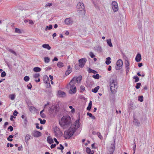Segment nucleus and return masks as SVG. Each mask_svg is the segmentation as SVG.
Masks as SVG:
<instances>
[{
  "instance_id": "4c0bfd02",
  "label": "nucleus",
  "mask_w": 154,
  "mask_h": 154,
  "mask_svg": "<svg viewBox=\"0 0 154 154\" xmlns=\"http://www.w3.org/2000/svg\"><path fill=\"white\" fill-rule=\"evenodd\" d=\"M29 79V76H26L24 78V80L25 82H28Z\"/></svg>"
},
{
  "instance_id": "7ed1b4c3",
  "label": "nucleus",
  "mask_w": 154,
  "mask_h": 154,
  "mask_svg": "<svg viewBox=\"0 0 154 154\" xmlns=\"http://www.w3.org/2000/svg\"><path fill=\"white\" fill-rule=\"evenodd\" d=\"M110 88L111 93L115 94L117 88V82L116 79H112L110 81Z\"/></svg>"
},
{
  "instance_id": "052dcab7",
  "label": "nucleus",
  "mask_w": 154,
  "mask_h": 154,
  "mask_svg": "<svg viewBox=\"0 0 154 154\" xmlns=\"http://www.w3.org/2000/svg\"><path fill=\"white\" fill-rule=\"evenodd\" d=\"M40 115L41 117L42 118H44L46 117L45 114L44 113L40 114Z\"/></svg>"
},
{
  "instance_id": "f8f14e48",
  "label": "nucleus",
  "mask_w": 154,
  "mask_h": 154,
  "mask_svg": "<svg viewBox=\"0 0 154 154\" xmlns=\"http://www.w3.org/2000/svg\"><path fill=\"white\" fill-rule=\"evenodd\" d=\"M32 135L35 137H38L42 135V133L39 131L35 130L32 133Z\"/></svg>"
},
{
  "instance_id": "cd10ccee",
  "label": "nucleus",
  "mask_w": 154,
  "mask_h": 154,
  "mask_svg": "<svg viewBox=\"0 0 154 154\" xmlns=\"http://www.w3.org/2000/svg\"><path fill=\"white\" fill-rule=\"evenodd\" d=\"M44 62L45 63H48L50 61V59L48 57H45L44 58Z\"/></svg>"
},
{
  "instance_id": "20e7f679",
  "label": "nucleus",
  "mask_w": 154,
  "mask_h": 154,
  "mask_svg": "<svg viewBox=\"0 0 154 154\" xmlns=\"http://www.w3.org/2000/svg\"><path fill=\"white\" fill-rule=\"evenodd\" d=\"M77 11L82 16L85 15V10L84 4L82 2L78 3L77 5Z\"/></svg>"
},
{
  "instance_id": "2f4dec72",
  "label": "nucleus",
  "mask_w": 154,
  "mask_h": 154,
  "mask_svg": "<svg viewBox=\"0 0 154 154\" xmlns=\"http://www.w3.org/2000/svg\"><path fill=\"white\" fill-rule=\"evenodd\" d=\"M40 76V74L38 73H35L33 75V77L35 79L39 78Z\"/></svg>"
},
{
  "instance_id": "bb28decb",
  "label": "nucleus",
  "mask_w": 154,
  "mask_h": 154,
  "mask_svg": "<svg viewBox=\"0 0 154 154\" xmlns=\"http://www.w3.org/2000/svg\"><path fill=\"white\" fill-rule=\"evenodd\" d=\"M8 50L9 52L12 53V54H13L15 56H17V55L16 52L12 49H10V48H8Z\"/></svg>"
},
{
  "instance_id": "603ef678",
  "label": "nucleus",
  "mask_w": 154,
  "mask_h": 154,
  "mask_svg": "<svg viewBox=\"0 0 154 154\" xmlns=\"http://www.w3.org/2000/svg\"><path fill=\"white\" fill-rule=\"evenodd\" d=\"M13 128L11 126H10L8 128V129L10 130V131H12L13 130Z\"/></svg>"
},
{
  "instance_id": "37998d69",
  "label": "nucleus",
  "mask_w": 154,
  "mask_h": 154,
  "mask_svg": "<svg viewBox=\"0 0 154 154\" xmlns=\"http://www.w3.org/2000/svg\"><path fill=\"white\" fill-rule=\"evenodd\" d=\"M97 50L98 51L101 52L102 49L101 47L99 46L97 47Z\"/></svg>"
},
{
  "instance_id": "4be33fe9",
  "label": "nucleus",
  "mask_w": 154,
  "mask_h": 154,
  "mask_svg": "<svg viewBox=\"0 0 154 154\" xmlns=\"http://www.w3.org/2000/svg\"><path fill=\"white\" fill-rule=\"evenodd\" d=\"M92 102L91 101H90L89 102V103L88 104V106L87 108V110L89 111L90 110L91 108V107H92Z\"/></svg>"
},
{
  "instance_id": "c03bdc74",
  "label": "nucleus",
  "mask_w": 154,
  "mask_h": 154,
  "mask_svg": "<svg viewBox=\"0 0 154 154\" xmlns=\"http://www.w3.org/2000/svg\"><path fill=\"white\" fill-rule=\"evenodd\" d=\"M143 97L142 96H139L138 97V100L141 102H142L143 101Z\"/></svg>"
},
{
  "instance_id": "de8ad7c7",
  "label": "nucleus",
  "mask_w": 154,
  "mask_h": 154,
  "mask_svg": "<svg viewBox=\"0 0 154 154\" xmlns=\"http://www.w3.org/2000/svg\"><path fill=\"white\" fill-rule=\"evenodd\" d=\"M27 88L28 89H31L32 88V85L31 83H29L28 85H27Z\"/></svg>"
},
{
  "instance_id": "4468645a",
  "label": "nucleus",
  "mask_w": 154,
  "mask_h": 154,
  "mask_svg": "<svg viewBox=\"0 0 154 154\" xmlns=\"http://www.w3.org/2000/svg\"><path fill=\"white\" fill-rule=\"evenodd\" d=\"M72 69L70 67V66L69 65L68 66V68L65 72V75H69L72 72Z\"/></svg>"
},
{
  "instance_id": "b1692460",
  "label": "nucleus",
  "mask_w": 154,
  "mask_h": 154,
  "mask_svg": "<svg viewBox=\"0 0 154 154\" xmlns=\"http://www.w3.org/2000/svg\"><path fill=\"white\" fill-rule=\"evenodd\" d=\"M41 70L40 68L37 67H35L33 69L34 71L35 72H39L41 71Z\"/></svg>"
},
{
  "instance_id": "774afa93",
  "label": "nucleus",
  "mask_w": 154,
  "mask_h": 154,
  "mask_svg": "<svg viewBox=\"0 0 154 154\" xmlns=\"http://www.w3.org/2000/svg\"><path fill=\"white\" fill-rule=\"evenodd\" d=\"M54 140L56 143L57 144H58L59 143V142L57 140L56 138H54Z\"/></svg>"
},
{
  "instance_id": "8fccbe9b",
  "label": "nucleus",
  "mask_w": 154,
  "mask_h": 154,
  "mask_svg": "<svg viewBox=\"0 0 154 154\" xmlns=\"http://www.w3.org/2000/svg\"><path fill=\"white\" fill-rule=\"evenodd\" d=\"M46 122V120H45V119H43V120H42V121H41L40 123L42 124H45V123Z\"/></svg>"
},
{
  "instance_id": "f704fd0d",
  "label": "nucleus",
  "mask_w": 154,
  "mask_h": 154,
  "mask_svg": "<svg viewBox=\"0 0 154 154\" xmlns=\"http://www.w3.org/2000/svg\"><path fill=\"white\" fill-rule=\"evenodd\" d=\"M92 77L96 79H98L99 78V75L98 74H97L96 75H94L92 76Z\"/></svg>"
},
{
  "instance_id": "9b49d317",
  "label": "nucleus",
  "mask_w": 154,
  "mask_h": 154,
  "mask_svg": "<svg viewBox=\"0 0 154 154\" xmlns=\"http://www.w3.org/2000/svg\"><path fill=\"white\" fill-rule=\"evenodd\" d=\"M64 22L66 25H69L73 23V21L71 18H68L65 20Z\"/></svg>"
},
{
  "instance_id": "a878e982",
  "label": "nucleus",
  "mask_w": 154,
  "mask_h": 154,
  "mask_svg": "<svg viewBox=\"0 0 154 154\" xmlns=\"http://www.w3.org/2000/svg\"><path fill=\"white\" fill-rule=\"evenodd\" d=\"M49 78L48 76L45 77L44 79V81L45 83L49 82Z\"/></svg>"
},
{
  "instance_id": "864d4df0",
  "label": "nucleus",
  "mask_w": 154,
  "mask_h": 154,
  "mask_svg": "<svg viewBox=\"0 0 154 154\" xmlns=\"http://www.w3.org/2000/svg\"><path fill=\"white\" fill-rule=\"evenodd\" d=\"M125 68L126 73H127L129 70V66L125 67Z\"/></svg>"
},
{
  "instance_id": "393cba45",
  "label": "nucleus",
  "mask_w": 154,
  "mask_h": 154,
  "mask_svg": "<svg viewBox=\"0 0 154 154\" xmlns=\"http://www.w3.org/2000/svg\"><path fill=\"white\" fill-rule=\"evenodd\" d=\"M106 61L105 62L106 64L107 65H109L111 62V58L110 57H107L106 59Z\"/></svg>"
},
{
  "instance_id": "f257e3e1",
  "label": "nucleus",
  "mask_w": 154,
  "mask_h": 154,
  "mask_svg": "<svg viewBox=\"0 0 154 154\" xmlns=\"http://www.w3.org/2000/svg\"><path fill=\"white\" fill-rule=\"evenodd\" d=\"M79 120H76L72 124L67 131L64 133V137L66 139H68L72 136L76 130L80 127Z\"/></svg>"
},
{
  "instance_id": "473e14b6",
  "label": "nucleus",
  "mask_w": 154,
  "mask_h": 154,
  "mask_svg": "<svg viewBox=\"0 0 154 154\" xmlns=\"http://www.w3.org/2000/svg\"><path fill=\"white\" fill-rule=\"evenodd\" d=\"M14 136V135L13 136L12 135H10L7 138V140L10 141H12L13 140V139H12L13 137Z\"/></svg>"
},
{
  "instance_id": "c756f323",
  "label": "nucleus",
  "mask_w": 154,
  "mask_h": 154,
  "mask_svg": "<svg viewBox=\"0 0 154 154\" xmlns=\"http://www.w3.org/2000/svg\"><path fill=\"white\" fill-rule=\"evenodd\" d=\"M88 72L89 73H93L94 74L96 73L97 72L96 71L93 70L89 68L88 69Z\"/></svg>"
},
{
  "instance_id": "3c124183",
  "label": "nucleus",
  "mask_w": 154,
  "mask_h": 154,
  "mask_svg": "<svg viewBox=\"0 0 154 154\" xmlns=\"http://www.w3.org/2000/svg\"><path fill=\"white\" fill-rule=\"evenodd\" d=\"M24 123L25 125H26L27 122V119L26 117L24 120Z\"/></svg>"
},
{
  "instance_id": "5fc2aeb1",
  "label": "nucleus",
  "mask_w": 154,
  "mask_h": 154,
  "mask_svg": "<svg viewBox=\"0 0 154 154\" xmlns=\"http://www.w3.org/2000/svg\"><path fill=\"white\" fill-rule=\"evenodd\" d=\"M98 137L100 139H103V137L102 136L101 134L100 133H98Z\"/></svg>"
},
{
  "instance_id": "bf43d9fd",
  "label": "nucleus",
  "mask_w": 154,
  "mask_h": 154,
  "mask_svg": "<svg viewBox=\"0 0 154 154\" xmlns=\"http://www.w3.org/2000/svg\"><path fill=\"white\" fill-rule=\"evenodd\" d=\"M46 87L47 88H49L51 86V85L50 84V82L46 83Z\"/></svg>"
},
{
  "instance_id": "6e6d98bb",
  "label": "nucleus",
  "mask_w": 154,
  "mask_h": 154,
  "mask_svg": "<svg viewBox=\"0 0 154 154\" xmlns=\"http://www.w3.org/2000/svg\"><path fill=\"white\" fill-rule=\"evenodd\" d=\"M138 26L139 28L140 29L142 27V24L140 21H139V23H138Z\"/></svg>"
},
{
  "instance_id": "7c9ffc66",
  "label": "nucleus",
  "mask_w": 154,
  "mask_h": 154,
  "mask_svg": "<svg viewBox=\"0 0 154 154\" xmlns=\"http://www.w3.org/2000/svg\"><path fill=\"white\" fill-rule=\"evenodd\" d=\"M57 66L59 68L62 67L63 66V63L61 62H59L57 63Z\"/></svg>"
},
{
  "instance_id": "ddd939ff",
  "label": "nucleus",
  "mask_w": 154,
  "mask_h": 154,
  "mask_svg": "<svg viewBox=\"0 0 154 154\" xmlns=\"http://www.w3.org/2000/svg\"><path fill=\"white\" fill-rule=\"evenodd\" d=\"M30 137H31V136L29 134H27L25 137V141L27 145L29 143V141L30 139Z\"/></svg>"
},
{
  "instance_id": "ea45409f",
  "label": "nucleus",
  "mask_w": 154,
  "mask_h": 154,
  "mask_svg": "<svg viewBox=\"0 0 154 154\" xmlns=\"http://www.w3.org/2000/svg\"><path fill=\"white\" fill-rule=\"evenodd\" d=\"M91 150L88 147H87L86 148V152L88 154H90L91 153Z\"/></svg>"
},
{
  "instance_id": "e2e57ef3",
  "label": "nucleus",
  "mask_w": 154,
  "mask_h": 154,
  "mask_svg": "<svg viewBox=\"0 0 154 154\" xmlns=\"http://www.w3.org/2000/svg\"><path fill=\"white\" fill-rule=\"evenodd\" d=\"M11 100H13L14 99V98H15V96L14 95H13V94H12L11 95Z\"/></svg>"
},
{
  "instance_id": "79ce46f5",
  "label": "nucleus",
  "mask_w": 154,
  "mask_h": 154,
  "mask_svg": "<svg viewBox=\"0 0 154 154\" xmlns=\"http://www.w3.org/2000/svg\"><path fill=\"white\" fill-rule=\"evenodd\" d=\"M60 147H57V149H60L62 151L64 149L63 146L61 144L60 145Z\"/></svg>"
},
{
  "instance_id": "e433bc0d",
  "label": "nucleus",
  "mask_w": 154,
  "mask_h": 154,
  "mask_svg": "<svg viewBox=\"0 0 154 154\" xmlns=\"http://www.w3.org/2000/svg\"><path fill=\"white\" fill-rule=\"evenodd\" d=\"M141 83L140 82L137 83L136 85L135 86L136 88L137 89H139L140 88V86L141 85Z\"/></svg>"
},
{
  "instance_id": "9d476101",
  "label": "nucleus",
  "mask_w": 154,
  "mask_h": 154,
  "mask_svg": "<svg viewBox=\"0 0 154 154\" xmlns=\"http://www.w3.org/2000/svg\"><path fill=\"white\" fill-rule=\"evenodd\" d=\"M112 9L114 12H115L118 11L119 8L117 2L115 1H112Z\"/></svg>"
},
{
  "instance_id": "c85d7f7f",
  "label": "nucleus",
  "mask_w": 154,
  "mask_h": 154,
  "mask_svg": "<svg viewBox=\"0 0 154 154\" xmlns=\"http://www.w3.org/2000/svg\"><path fill=\"white\" fill-rule=\"evenodd\" d=\"M107 43L108 45L110 47H112V45L111 42V40L110 39L107 40Z\"/></svg>"
},
{
  "instance_id": "a19ab883",
  "label": "nucleus",
  "mask_w": 154,
  "mask_h": 154,
  "mask_svg": "<svg viewBox=\"0 0 154 154\" xmlns=\"http://www.w3.org/2000/svg\"><path fill=\"white\" fill-rule=\"evenodd\" d=\"M80 88V90H81V91H80L81 92H83V91H85V87L83 86H82V85L81 86Z\"/></svg>"
},
{
  "instance_id": "09e8293b",
  "label": "nucleus",
  "mask_w": 154,
  "mask_h": 154,
  "mask_svg": "<svg viewBox=\"0 0 154 154\" xmlns=\"http://www.w3.org/2000/svg\"><path fill=\"white\" fill-rule=\"evenodd\" d=\"M52 5V4L51 3H47L46 4L45 6V7H50Z\"/></svg>"
},
{
  "instance_id": "69168bd1",
  "label": "nucleus",
  "mask_w": 154,
  "mask_h": 154,
  "mask_svg": "<svg viewBox=\"0 0 154 154\" xmlns=\"http://www.w3.org/2000/svg\"><path fill=\"white\" fill-rule=\"evenodd\" d=\"M87 115L88 116H89L90 117L92 116V114L90 112H87Z\"/></svg>"
},
{
  "instance_id": "f3484780",
  "label": "nucleus",
  "mask_w": 154,
  "mask_h": 154,
  "mask_svg": "<svg viewBox=\"0 0 154 154\" xmlns=\"http://www.w3.org/2000/svg\"><path fill=\"white\" fill-rule=\"evenodd\" d=\"M29 110L31 112H36L37 111V109L33 106H30Z\"/></svg>"
},
{
  "instance_id": "0e129e2a",
  "label": "nucleus",
  "mask_w": 154,
  "mask_h": 154,
  "mask_svg": "<svg viewBox=\"0 0 154 154\" xmlns=\"http://www.w3.org/2000/svg\"><path fill=\"white\" fill-rule=\"evenodd\" d=\"M56 144H52L51 146V149H53L56 146Z\"/></svg>"
},
{
  "instance_id": "49530a36",
  "label": "nucleus",
  "mask_w": 154,
  "mask_h": 154,
  "mask_svg": "<svg viewBox=\"0 0 154 154\" xmlns=\"http://www.w3.org/2000/svg\"><path fill=\"white\" fill-rule=\"evenodd\" d=\"M89 55L90 56L91 58H94L95 56L94 54L92 52H90Z\"/></svg>"
},
{
  "instance_id": "1a4fd4ad",
  "label": "nucleus",
  "mask_w": 154,
  "mask_h": 154,
  "mask_svg": "<svg viewBox=\"0 0 154 154\" xmlns=\"http://www.w3.org/2000/svg\"><path fill=\"white\" fill-rule=\"evenodd\" d=\"M87 59L85 58H83L79 60V66L82 68L83 67Z\"/></svg>"
},
{
  "instance_id": "680f3d73",
  "label": "nucleus",
  "mask_w": 154,
  "mask_h": 154,
  "mask_svg": "<svg viewBox=\"0 0 154 154\" xmlns=\"http://www.w3.org/2000/svg\"><path fill=\"white\" fill-rule=\"evenodd\" d=\"M18 113V112H17V111L15 110L14 111V112L13 113V115L15 116H17V114Z\"/></svg>"
},
{
  "instance_id": "4d7b16f0",
  "label": "nucleus",
  "mask_w": 154,
  "mask_h": 154,
  "mask_svg": "<svg viewBox=\"0 0 154 154\" xmlns=\"http://www.w3.org/2000/svg\"><path fill=\"white\" fill-rule=\"evenodd\" d=\"M52 69L51 67L50 66H48L47 67L45 68V70L46 71H48Z\"/></svg>"
},
{
  "instance_id": "338daca9",
  "label": "nucleus",
  "mask_w": 154,
  "mask_h": 154,
  "mask_svg": "<svg viewBox=\"0 0 154 154\" xmlns=\"http://www.w3.org/2000/svg\"><path fill=\"white\" fill-rule=\"evenodd\" d=\"M29 24H30L32 25L34 23L33 22V21L32 20H29Z\"/></svg>"
},
{
  "instance_id": "423d86ee",
  "label": "nucleus",
  "mask_w": 154,
  "mask_h": 154,
  "mask_svg": "<svg viewBox=\"0 0 154 154\" xmlns=\"http://www.w3.org/2000/svg\"><path fill=\"white\" fill-rule=\"evenodd\" d=\"M82 79V77L81 75L77 77H74L70 81V84L73 83H74L75 84L76 83V82L78 83H79L81 81Z\"/></svg>"
},
{
  "instance_id": "5701e85b",
  "label": "nucleus",
  "mask_w": 154,
  "mask_h": 154,
  "mask_svg": "<svg viewBox=\"0 0 154 154\" xmlns=\"http://www.w3.org/2000/svg\"><path fill=\"white\" fill-rule=\"evenodd\" d=\"M99 88H100L99 86H97L95 88H94L92 90V91L93 92L96 93L97 92L98 90L99 89Z\"/></svg>"
},
{
  "instance_id": "dca6fc26",
  "label": "nucleus",
  "mask_w": 154,
  "mask_h": 154,
  "mask_svg": "<svg viewBox=\"0 0 154 154\" xmlns=\"http://www.w3.org/2000/svg\"><path fill=\"white\" fill-rule=\"evenodd\" d=\"M133 122L134 123V124L137 126H139L140 125V123L138 120L134 118Z\"/></svg>"
},
{
  "instance_id": "2eb2a0df",
  "label": "nucleus",
  "mask_w": 154,
  "mask_h": 154,
  "mask_svg": "<svg viewBox=\"0 0 154 154\" xmlns=\"http://www.w3.org/2000/svg\"><path fill=\"white\" fill-rule=\"evenodd\" d=\"M141 60V55L140 53H138L135 57V60L137 62H140Z\"/></svg>"
},
{
  "instance_id": "a18cd8bd",
  "label": "nucleus",
  "mask_w": 154,
  "mask_h": 154,
  "mask_svg": "<svg viewBox=\"0 0 154 154\" xmlns=\"http://www.w3.org/2000/svg\"><path fill=\"white\" fill-rule=\"evenodd\" d=\"M6 72H5L3 71L1 73V76L2 77H4L6 76Z\"/></svg>"
},
{
  "instance_id": "13d9d810",
  "label": "nucleus",
  "mask_w": 154,
  "mask_h": 154,
  "mask_svg": "<svg viewBox=\"0 0 154 154\" xmlns=\"http://www.w3.org/2000/svg\"><path fill=\"white\" fill-rule=\"evenodd\" d=\"M134 146L133 147V150H136V144H135V140H134Z\"/></svg>"
},
{
  "instance_id": "412c9836",
  "label": "nucleus",
  "mask_w": 154,
  "mask_h": 154,
  "mask_svg": "<svg viewBox=\"0 0 154 154\" xmlns=\"http://www.w3.org/2000/svg\"><path fill=\"white\" fill-rule=\"evenodd\" d=\"M42 47L44 48L47 49L48 50H50L51 49V47L48 44H44L42 45Z\"/></svg>"
},
{
  "instance_id": "0eeeda50",
  "label": "nucleus",
  "mask_w": 154,
  "mask_h": 154,
  "mask_svg": "<svg viewBox=\"0 0 154 154\" xmlns=\"http://www.w3.org/2000/svg\"><path fill=\"white\" fill-rule=\"evenodd\" d=\"M115 141L112 143L111 146L109 148L107 151V154H113L115 148Z\"/></svg>"
},
{
  "instance_id": "6ab92c4d",
  "label": "nucleus",
  "mask_w": 154,
  "mask_h": 154,
  "mask_svg": "<svg viewBox=\"0 0 154 154\" xmlns=\"http://www.w3.org/2000/svg\"><path fill=\"white\" fill-rule=\"evenodd\" d=\"M54 131L56 135H58L60 132V129L59 128L56 127L54 129Z\"/></svg>"
},
{
  "instance_id": "39448f33",
  "label": "nucleus",
  "mask_w": 154,
  "mask_h": 154,
  "mask_svg": "<svg viewBox=\"0 0 154 154\" xmlns=\"http://www.w3.org/2000/svg\"><path fill=\"white\" fill-rule=\"evenodd\" d=\"M75 85L74 83H71L70 84V83H69L68 85H70V90L69 92L70 94H75L76 92V89Z\"/></svg>"
},
{
  "instance_id": "c9c22d12",
  "label": "nucleus",
  "mask_w": 154,
  "mask_h": 154,
  "mask_svg": "<svg viewBox=\"0 0 154 154\" xmlns=\"http://www.w3.org/2000/svg\"><path fill=\"white\" fill-rule=\"evenodd\" d=\"M125 67L129 66L130 63L129 61L127 60H125Z\"/></svg>"
},
{
  "instance_id": "58836bf2",
  "label": "nucleus",
  "mask_w": 154,
  "mask_h": 154,
  "mask_svg": "<svg viewBox=\"0 0 154 154\" xmlns=\"http://www.w3.org/2000/svg\"><path fill=\"white\" fill-rule=\"evenodd\" d=\"M15 32L16 33H17L19 34H20L21 33V30L18 28H16L15 29Z\"/></svg>"
},
{
  "instance_id": "6e6552de",
  "label": "nucleus",
  "mask_w": 154,
  "mask_h": 154,
  "mask_svg": "<svg viewBox=\"0 0 154 154\" xmlns=\"http://www.w3.org/2000/svg\"><path fill=\"white\" fill-rule=\"evenodd\" d=\"M123 65V62L121 59H119L116 62V66H115V69L116 70H119L122 67Z\"/></svg>"
},
{
  "instance_id": "72a5a7b5",
  "label": "nucleus",
  "mask_w": 154,
  "mask_h": 154,
  "mask_svg": "<svg viewBox=\"0 0 154 154\" xmlns=\"http://www.w3.org/2000/svg\"><path fill=\"white\" fill-rule=\"evenodd\" d=\"M133 79H135V82H138L139 80V77L137 76H135L133 77Z\"/></svg>"
},
{
  "instance_id": "aec40b11",
  "label": "nucleus",
  "mask_w": 154,
  "mask_h": 154,
  "mask_svg": "<svg viewBox=\"0 0 154 154\" xmlns=\"http://www.w3.org/2000/svg\"><path fill=\"white\" fill-rule=\"evenodd\" d=\"M47 141L50 144H51L54 143L52 138L50 136H48L47 137Z\"/></svg>"
},
{
  "instance_id": "f03ea898",
  "label": "nucleus",
  "mask_w": 154,
  "mask_h": 154,
  "mask_svg": "<svg viewBox=\"0 0 154 154\" xmlns=\"http://www.w3.org/2000/svg\"><path fill=\"white\" fill-rule=\"evenodd\" d=\"M71 123V118L68 115L63 116L59 122L60 125L63 129L66 128L69 126Z\"/></svg>"
},
{
  "instance_id": "a211bd4d",
  "label": "nucleus",
  "mask_w": 154,
  "mask_h": 154,
  "mask_svg": "<svg viewBox=\"0 0 154 154\" xmlns=\"http://www.w3.org/2000/svg\"><path fill=\"white\" fill-rule=\"evenodd\" d=\"M58 94L60 97H64L66 95V93L61 91H58Z\"/></svg>"
}]
</instances>
